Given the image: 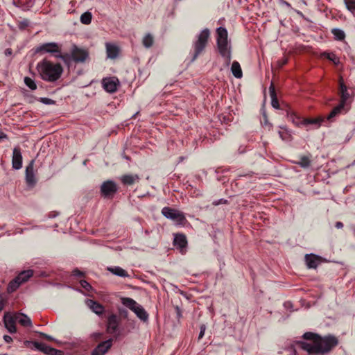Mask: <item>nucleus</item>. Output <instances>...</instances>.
<instances>
[{
  "label": "nucleus",
  "mask_w": 355,
  "mask_h": 355,
  "mask_svg": "<svg viewBox=\"0 0 355 355\" xmlns=\"http://www.w3.org/2000/svg\"><path fill=\"white\" fill-rule=\"evenodd\" d=\"M40 101L46 105H50V104L54 103L53 100L48 98H41Z\"/></svg>",
  "instance_id": "nucleus-41"
},
{
  "label": "nucleus",
  "mask_w": 355,
  "mask_h": 355,
  "mask_svg": "<svg viewBox=\"0 0 355 355\" xmlns=\"http://www.w3.org/2000/svg\"><path fill=\"white\" fill-rule=\"evenodd\" d=\"M4 304L2 300H0V311H1L3 309Z\"/></svg>",
  "instance_id": "nucleus-50"
},
{
  "label": "nucleus",
  "mask_w": 355,
  "mask_h": 355,
  "mask_svg": "<svg viewBox=\"0 0 355 355\" xmlns=\"http://www.w3.org/2000/svg\"><path fill=\"white\" fill-rule=\"evenodd\" d=\"M231 71L232 74L236 78H241L243 76V72L240 64L237 61H234L232 64Z\"/></svg>",
  "instance_id": "nucleus-24"
},
{
  "label": "nucleus",
  "mask_w": 355,
  "mask_h": 355,
  "mask_svg": "<svg viewBox=\"0 0 355 355\" xmlns=\"http://www.w3.org/2000/svg\"><path fill=\"white\" fill-rule=\"evenodd\" d=\"M7 135L1 130H0V139H7Z\"/></svg>",
  "instance_id": "nucleus-49"
},
{
  "label": "nucleus",
  "mask_w": 355,
  "mask_h": 355,
  "mask_svg": "<svg viewBox=\"0 0 355 355\" xmlns=\"http://www.w3.org/2000/svg\"><path fill=\"white\" fill-rule=\"evenodd\" d=\"M297 165L300 166L302 168H306L311 166V156L309 155H303L301 156L300 160L295 162Z\"/></svg>",
  "instance_id": "nucleus-26"
},
{
  "label": "nucleus",
  "mask_w": 355,
  "mask_h": 355,
  "mask_svg": "<svg viewBox=\"0 0 355 355\" xmlns=\"http://www.w3.org/2000/svg\"><path fill=\"white\" fill-rule=\"evenodd\" d=\"M174 245L178 248L182 254L185 253L186 248L187 246V237L183 234H177L175 235Z\"/></svg>",
  "instance_id": "nucleus-18"
},
{
  "label": "nucleus",
  "mask_w": 355,
  "mask_h": 355,
  "mask_svg": "<svg viewBox=\"0 0 355 355\" xmlns=\"http://www.w3.org/2000/svg\"><path fill=\"white\" fill-rule=\"evenodd\" d=\"M55 57L56 58H60L62 59L63 61H64L65 62H67L69 59V55L67 54V53H65V54H62L61 52L60 53H58L57 54H55Z\"/></svg>",
  "instance_id": "nucleus-37"
},
{
  "label": "nucleus",
  "mask_w": 355,
  "mask_h": 355,
  "mask_svg": "<svg viewBox=\"0 0 355 355\" xmlns=\"http://www.w3.org/2000/svg\"><path fill=\"white\" fill-rule=\"evenodd\" d=\"M37 69L43 80L51 83L58 80L63 72V68L60 63H54L46 59L37 63Z\"/></svg>",
  "instance_id": "nucleus-2"
},
{
  "label": "nucleus",
  "mask_w": 355,
  "mask_h": 355,
  "mask_svg": "<svg viewBox=\"0 0 355 355\" xmlns=\"http://www.w3.org/2000/svg\"><path fill=\"white\" fill-rule=\"evenodd\" d=\"M71 57L75 62H84L88 58L89 53L87 50L74 46L71 53Z\"/></svg>",
  "instance_id": "nucleus-13"
},
{
  "label": "nucleus",
  "mask_w": 355,
  "mask_h": 355,
  "mask_svg": "<svg viewBox=\"0 0 355 355\" xmlns=\"http://www.w3.org/2000/svg\"><path fill=\"white\" fill-rule=\"evenodd\" d=\"M306 342H302V348L309 355H325L331 352L338 345V340L333 335L322 336L313 332H306L303 335Z\"/></svg>",
  "instance_id": "nucleus-1"
},
{
  "label": "nucleus",
  "mask_w": 355,
  "mask_h": 355,
  "mask_svg": "<svg viewBox=\"0 0 355 355\" xmlns=\"http://www.w3.org/2000/svg\"><path fill=\"white\" fill-rule=\"evenodd\" d=\"M196 40L193 43V53L191 61L196 60L205 50L209 39L210 37V31L208 28L202 30L196 37Z\"/></svg>",
  "instance_id": "nucleus-3"
},
{
  "label": "nucleus",
  "mask_w": 355,
  "mask_h": 355,
  "mask_svg": "<svg viewBox=\"0 0 355 355\" xmlns=\"http://www.w3.org/2000/svg\"><path fill=\"white\" fill-rule=\"evenodd\" d=\"M16 319L17 322L23 327H31L32 325L30 318L21 313H16Z\"/></svg>",
  "instance_id": "nucleus-23"
},
{
  "label": "nucleus",
  "mask_w": 355,
  "mask_h": 355,
  "mask_svg": "<svg viewBox=\"0 0 355 355\" xmlns=\"http://www.w3.org/2000/svg\"><path fill=\"white\" fill-rule=\"evenodd\" d=\"M12 53V50L11 49H10V48L6 49L5 50V55H11Z\"/></svg>",
  "instance_id": "nucleus-48"
},
{
  "label": "nucleus",
  "mask_w": 355,
  "mask_h": 355,
  "mask_svg": "<svg viewBox=\"0 0 355 355\" xmlns=\"http://www.w3.org/2000/svg\"><path fill=\"white\" fill-rule=\"evenodd\" d=\"M24 345L26 347L31 348V349H36L37 350H40L44 354L47 355H62V352L56 349H54L53 347H51L49 346H47L44 343H39L37 341H28L26 340L24 342Z\"/></svg>",
  "instance_id": "nucleus-7"
},
{
  "label": "nucleus",
  "mask_w": 355,
  "mask_h": 355,
  "mask_svg": "<svg viewBox=\"0 0 355 355\" xmlns=\"http://www.w3.org/2000/svg\"><path fill=\"white\" fill-rule=\"evenodd\" d=\"M21 282L16 277L14 279H12L8 284V291L9 292H13L17 290V288L21 284Z\"/></svg>",
  "instance_id": "nucleus-31"
},
{
  "label": "nucleus",
  "mask_w": 355,
  "mask_h": 355,
  "mask_svg": "<svg viewBox=\"0 0 355 355\" xmlns=\"http://www.w3.org/2000/svg\"><path fill=\"white\" fill-rule=\"evenodd\" d=\"M288 62L287 58H283L281 61H279V66L280 67H283L284 65L286 64Z\"/></svg>",
  "instance_id": "nucleus-45"
},
{
  "label": "nucleus",
  "mask_w": 355,
  "mask_h": 355,
  "mask_svg": "<svg viewBox=\"0 0 355 355\" xmlns=\"http://www.w3.org/2000/svg\"><path fill=\"white\" fill-rule=\"evenodd\" d=\"M347 8L351 12L355 11V0H344Z\"/></svg>",
  "instance_id": "nucleus-36"
},
{
  "label": "nucleus",
  "mask_w": 355,
  "mask_h": 355,
  "mask_svg": "<svg viewBox=\"0 0 355 355\" xmlns=\"http://www.w3.org/2000/svg\"><path fill=\"white\" fill-rule=\"evenodd\" d=\"M331 32L334 35V38L336 40L342 41V40H345V33L341 29L333 28Z\"/></svg>",
  "instance_id": "nucleus-29"
},
{
  "label": "nucleus",
  "mask_w": 355,
  "mask_h": 355,
  "mask_svg": "<svg viewBox=\"0 0 355 355\" xmlns=\"http://www.w3.org/2000/svg\"><path fill=\"white\" fill-rule=\"evenodd\" d=\"M23 157L21 153V149L19 147H15L13 149L12 157V166L15 170H19L22 167Z\"/></svg>",
  "instance_id": "nucleus-16"
},
{
  "label": "nucleus",
  "mask_w": 355,
  "mask_h": 355,
  "mask_svg": "<svg viewBox=\"0 0 355 355\" xmlns=\"http://www.w3.org/2000/svg\"><path fill=\"white\" fill-rule=\"evenodd\" d=\"M3 339L7 343H10L12 341V338L8 335L3 336Z\"/></svg>",
  "instance_id": "nucleus-46"
},
{
  "label": "nucleus",
  "mask_w": 355,
  "mask_h": 355,
  "mask_svg": "<svg viewBox=\"0 0 355 355\" xmlns=\"http://www.w3.org/2000/svg\"><path fill=\"white\" fill-rule=\"evenodd\" d=\"M143 44L145 47L149 48L152 46L154 42L153 37L150 34H147L143 39Z\"/></svg>",
  "instance_id": "nucleus-33"
},
{
  "label": "nucleus",
  "mask_w": 355,
  "mask_h": 355,
  "mask_svg": "<svg viewBox=\"0 0 355 355\" xmlns=\"http://www.w3.org/2000/svg\"><path fill=\"white\" fill-rule=\"evenodd\" d=\"M80 284L81 287L85 288L87 291H89L92 289V286L85 280H80Z\"/></svg>",
  "instance_id": "nucleus-39"
},
{
  "label": "nucleus",
  "mask_w": 355,
  "mask_h": 355,
  "mask_svg": "<svg viewBox=\"0 0 355 355\" xmlns=\"http://www.w3.org/2000/svg\"><path fill=\"white\" fill-rule=\"evenodd\" d=\"M33 270H25L19 273L17 277L21 283H23L26 282L33 275Z\"/></svg>",
  "instance_id": "nucleus-28"
},
{
  "label": "nucleus",
  "mask_w": 355,
  "mask_h": 355,
  "mask_svg": "<svg viewBox=\"0 0 355 355\" xmlns=\"http://www.w3.org/2000/svg\"><path fill=\"white\" fill-rule=\"evenodd\" d=\"M60 46L55 42H47L37 46L35 49V53H49L55 56V54L60 53Z\"/></svg>",
  "instance_id": "nucleus-9"
},
{
  "label": "nucleus",
  "mask_w": 355,
  "mask_h": 355,
  "mask_svg": "<svg viewBox=\"0 0 355 355\" xmlns=\"http://www.w3.org/2000/svg\"><path fill=\"white\" fill-rule=\"evenodd\" d=\"M335 227L338 229L343 228V223L342 222H336L335 224Z\"/></svg>",
  "instance_id": "nucleus-47"
},
{
  "label": "nucleus",
  "mask_w": 355,
  "mask_h": 355,
  "mask_svg": "<svg viewBox=\"0 0 355 355\" xmlns=\"http://www.w3.org/2000/svg\"><path fill=\"white\" fill-rule=\"evenodd\" d=\"M108 270L110 271L114 275H116L119 277H125L128 276V272L119 266L108 268Z\"/></svg>",
  "instance_id": "nucleus-27"
},
{
  "label": "nucleus",
  "mask_w": 355,
  "mask_h": 355,
  "mask_svg": "<svg viewBox=\"0 0 355 355\" xmlns=\"http://www.w3.org/2000/svg\"><path fill=\"white\" fill-rule=\"evenodd\" d=\"M129 312L125 309H119V318L127 319L128 317Z\"/></svg>",
  "instance_id": "nucleus-38"
},
{
  "label": "nucleus",
  "mask_w": 355,
  "mask_h": 355,
  "mask_svg": "<svg viewBox=\"0 0 355 355\" xmlns=\"http://www.w3.org/2000/svg\"><path fill=\"white\" fill-rule=\"evenodd\" d=\"M270 96L272 98L271 103H272V107L275 108H279V101L277 98L275 91V89H274L272 85H271L270 87Z\"/></svg>",
  "instance_id": "nucleus-30"
},
{
  "label": "nucleus",
  "mask_w": 355,
  "mask_h": 355,
  "mask_svg": "<svg viewBox=\"0 0 355 355\" xmlns=\"http://www.w3.org/2000/svg\"><path fill=\"white\" fill-rule=\"evenodd\" d=\"M92 15L89 12H85L80 16V21L83 24L88 25L92 21Z\"/></svg>",
  "instance_id": "nucleus-32"
},
{
  "label": "nucleus",
  "mask_w": 355,
  "mask_h": 355,
  "mask_svg": "<svg viewBox=\"0 0 355 355\" xmlns=\"http://www.w3.org/2000/svg\"><path fill=\"white\" fill-rule=\"evenodd\" d=\"M102 85L105 91L114 93L117 89L119 80L115 77L105 78L102 80Z\"/></svg>",
  "instance_id": "nucleus-15"
},
{
  "label": "nucleus",
  "mask_w": 355,
  "mask_h": 355,
  "mask_svg": "<svg viewBox=\"0 0 355 355\" xmlns=\"http://www.w3.org/2000/svg\"><path fill=\"white\" fill-rule=\"evenodd\" d=\"M40 336L44 338H46L48 340H53V338L51 336H50L44 333H40Z\"/></svg>",
  "instance_id": "nucleus-44"
},
{
  "label": "nucleus",
  "mask_w": 355,
  "mask_h": 355,
  "mask_svg": "<svg viewBox=\"0 0 355 355\" xmlns=\"http://www.w3.org/2000/svg\"><path fill=\"white\" fill-rule=\"evenodd\" d=\"M162 214L166 218L176 221L178 224H183L186 220L182 212L168 207H164L162 209Z\"/></svg>",
  "instance_id": "nucleus-8"
},
{
  "label": "nucleus",
  "mask_w": 355,
  "mask_h": 355,
  "mask_svg": "<svg viewBox=\"0 0 355 355\" xmlns=\"http://www.w3.org/2000/svg\"><path fill=\"white\" fill-rule=\"evenodd\" d=\"M35 160L32 159L28 166L26 167L25 171V180L28 187L33 188L37 183V178H35L34 171Z\"/></svg>",
  "instance_id": "nucleus-10"
},
{
  "label": "nucleus",
  "mask_w": 355,
  "mask_h": 355,
  "mask_svg": "<svg viewBox=\"0 0 355 355\" xmlns=\"http://www.w3.org/2000/svg\"><path fill=\"white\" fill-rule=\"evenodd\" d=\"M120 318L116 314H111L107 318V328L110 334L119 335Z\"/></svg>",
  "instance_id": "nucleus-12"
},
{
  "label": "nucleus",
  "mask_w": 355,
  "mask_h": 355,
  "mask_svg": "<svg viewBox=\"0 0 355 355\" xmlns=\"http://www.w3.org/2000/svg\"><path fill=\"white\" fill-rule=\"evenodd\" d=\"M327 58L332 61L334 64H337L338 62V59L336 58L335 55H328Z\"/></svg>",
  "instance_id": "nucleus-43"
},
{
  "label": "nucleus",
  "mask_w": 355,
  "mask_h": 355,
  "mask_svg": "<svg viewBox=\"0 0 355 355\" xmlns=\"http://www.w3.org/2000/svg\"><path fill=\"white\" fill-rule=\"evenodd\" d=\"M112 339L99 343L92 351V355H104L112 347Z\"/></svg>",
  "instance_id": "nucleus-17"
},
{
  "label": "nucleus",
  "mask_w": 355,
  "mask_h": 355,
  "mask_svg": "<svg viewBox=\"0 0 355 355\" xmlns=\"http://www.w3.org/2000/svg\"><path fill=\"white\" fill-rule=\"evenodd\" d=\"M216 44L219 53L231 51V46L228 42V34L226 28L219 27L216 30Z\"/></svg>",
  "instance_id": "nucleus-6"
},
{
  "label": "nucleus",
  "mask_w": 355,
  "mask_h": 355,
  "mask_svg": "<svg viewBox=\"0 0 355 355\" xmlns=\"http://www.w3.org/2000/svg\"><path fill=\"white\" fill-rule=\"evenodd\" d=\"M205 329H206L205 325L202 324L200 326V334L198 336V340H200L204 336Z\"/></svg>",
  "instance_id": "nucleus-42"
},
{
  "label": "nucleus",
  "mask_w": 355,
  "mask_h": 355,
  "mask_svg": "<svg viewBox=\"0 0 355 355\" xmlns=\"http://www.w3.org/2000/svg\"><path fill=\"white\" fill-rule=\"evenodd\" d=\"M106 53L107 58L110 59H115L118 56L119 49L117 46L107 43Z\"/></svg>",
  "instance_id": "nucleus-21"
},
{
  "label": "nucleus",
  "mask_w": 355,
  "mask_h": 355,
  "mask_svg": "<svg viewBox=\"0 0 355 355\" xmlns=\"http://www.w3.org/2000/svg\"><path fill=\"white\" fill-rule=\"evenodd\" d=\"M323 121H324V119L320 117L315 118V119L309 118V119H304L302 121V123L305 125H313L316 128H319Z\"/></svg>",
  "instance_id": "nucleus-25"
},
{
  "label": "nucleus",
  "mask_w": 355,
  "mask_h": 355,
  "mask_svg": "<svg viewBox=\"0 0 355 355\" xmlns=\"http://www.w3.org/2000/svg\"><path fill=\"white\" fill-rule=\"evenodd\" d=\"M121 302L124 306L132 311L141 321L146 322L148 320V314L146 311L135 300L130 297H123Z\"/></svg>",
  "instance_id": "nucleus-4"
},
{
  "label": "nucleus",
  "mask_w": 355,
  "mask_h": 355,
  "mask_svg": "<svg viewBox=\"0 0 355 355\" xmlns=\"http://www.w3.org/2000/svg\"><path fill=\"white\" fill-rule=\"evenodd\" d=\"M339 95L340 96V103L335 107L330 114L328 115L327 119L331 120L334 117H335L338 114H339L341 110L344 108L345 102L349 98V94L347 92V88L346 85L344 84L342 80L339 82Z\"/></svg>",
  "instance_id": "nucleus-5"
},
{
  "label": "nucleus",
  "mask_w": 355,
  "mask_h": 355,
  "mask_svg": "<svg viewBox=\"0 0 355 355\" xmlns=\"http://www.w3.org/2000/svg\"><path fill=\"white\" fill-rule=\"evenodd\" d=\"M220 55L224 58L225 65L229 66L232 58L231 51L220 53Z\"/></svg>",
  "instance_id": "nucleus-35"
},
{
  "label": "nucleus",
  "mask_w": 355,
  "mask_h": 355,
  "mask_svg": "<svg viewBox=\"0 0 355 355\" xmlns=\"http://www.w3.org/2000/svg\"><path fill=\"white\" fill-rule=\"evenodd\" d=\"M3 322L6 328L10 334L16 332V313L12 315L10 313H6L3 317Z\"/></svg>",
  "instance_id": "nucleus-14"
},
{
  "label": "nucleus",
  "mask_w": 355,
  "mask_h": 355,
  "mask_svg": "<svg viewBox=\"0 0 355 355\" xmlns=\"http://www.w3.org/2000/svg\"><path fill=\"white\" fill-rule=\"evenodd\" d=\"M319 257L311 254L305 256V261L309 268H316L319 263Z\"/></svg>",
  "instance_id": "nucleus-20"
},
{
  "label": "nucleus",
  "mask_w": 355,
  "mask_h": 355,
  "mask_svg": "<svg viewBox=\"0 0 355 355\" xmlns=\"http://www.w3.org/2000/svg\"><path fill=\"white\" fill-rule=\"evenodd\" d=\"M139 180L138 175L126 174L121 178V182L125 185H132L136 182Z\"/></svg>",
  "instance_id": "nucleus-22"
},
{
  "label": "nucleus",
  "mask_w": 355,
  "mask_h": 355,
  "mask_svg": "<svg viewBox=\"0 0 355 355\" xmlns=\"http://www.w3.org/2000/svg\"><path fill=\"white\" fill-rule=\"evenodd\" d=\"M87 305L97 315H101L104 312V307L102 304L92 300H87Z\"/></svg>",
  "instance_id": "nucleus-19"
},
{
  "label": "nucleus",
  "mask_w": 355,
  "mask_h": 355,
  "mask_svg": "<svg viewBox=\"0 0 355 355\" xmlns=\"http://www.w3.org/2000/svg\"><path fill=\"white\" fill-rule=\"evenodd\" d=\"M117 191V186L114 181L107 180L103 182L101 192L105 198H110Z\"/></svg>",
  "instance_id": "nucleus-11"
},
{
  "label": "nucleus",
  "mask_w": 355,
  "mask_h": 355,
  "mask_svg": "<svg viewBox=\"0 0 355 355\" xmlns=\"http://www.w3.org/2000/svg\"><path fill=\"white\" fill-rule=\"evenodd\" d=\"M24 83L31 90H35L37 89V85L35 80L30 77L26 76L24 78Z\"/></svg>",
  "instance_id": "nucleus-34"
},
{
  "label": "nucleus",
  "mask_w": 355,
  "mask_h": 355,
  "mask_svg": "<svg viewBox=\"0 0 355 355\" xmlns=\"http://www.w3.org/2000/svg\"><path fill=\"white\" fill-rule=\"evenodd\" d=\"M72 275L78 277H84L85 274L83 272L80 271L78 268H76L72 271Z\"/></svg>",
  "instance_id": "nucleus-40"
}]
</instances>
